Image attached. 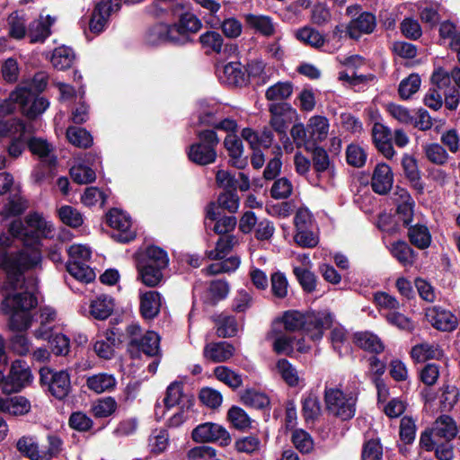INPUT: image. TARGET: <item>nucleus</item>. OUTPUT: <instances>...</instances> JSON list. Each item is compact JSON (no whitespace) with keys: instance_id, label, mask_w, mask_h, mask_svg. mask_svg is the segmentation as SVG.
<instances>
[{"instance_id":"nucleus-1","label":"nucleus","mask_w":460,"mask_h":460,"mask_svg":"<svg viewBox=\"0 0 460 460\" xmlns=\"http://www.w3.org/2000/svg\"><path fill=\"white\" fill-rule=\"evenodd\" d=\"M14 236L10 233L0 234V269L6 274V280L1 289L4 299L1 310L10 316L9 326L13 331H25L31 323V310L37 305L34 296L36 280L22 279V272L38 266L41 253L38 246L30 247L29 240H24V247L15 254L8 255L4 251L13 244Z\"/></svg>"},{"instance_id":"nucleus-2","label":"nucleus","mask_w":460,"mask_h":460,"mask_svg":"<svg viewBox=\"0 0 460 460\" xmlns=\"http://www.w3.org/2000/svg\"><path fill=\"white\" fill-rule=\"evenodd\" d=\"M47 79L44 74H37L32 81L23 82L10 94V100L17 104L23 114L33 118L44 112L49 102L38 97V93L46 87Z\"/></svg>"},{"instance_id":"nucleus-3","label":"nucleus","mask_w":460,"mask_h":460,"mask_svg":"<svg viewBox=\"0 0 460 460\" xmlns=\"http://www.w3.org/2000/svg\"><path fill=\"white\" fill-rule=\"evenodd\" d=\"M69 260L66 263V270L75 279L89 283L95 279V272L91 269L89 261L92 251L85 244H72L67 249Z\"/></svg>"},{"instance_id":"nucleus-4","label":"nucleus","mask_w":460,"mask_h":460,"mask_svg":"<svg viewBox=\"0 0 460 460\" xmlns=\"http://www.w3.org/2000/svg\"><path fill=\"white\" fill-rule=\"evenodd\" d=\"M324 399L327 409L341 420H349L355 415L357 395L354 393L326 385Z\"/></svg>"},{"instance_id":"nucleus-5","label":"nucleus","mask_w":460,"mask_h":460,"mask_svg":"<svg viewBox=\"0 0 460 460\" xmlns=\"http://www.w3.org/2000/svg\"><path fill=\"white\" fill-rule=\"evenodd\" d=\"M457 434L455 420L443 415L438 418L432 427L421 433L420 445L427 451H432L436 444L440 441H451Z\"/></svg>"},{"instance_id":"nucleus-6","label":"nucleus","mask_w":460,"mask_h":460,"mask_svg":"<svg viewBox=\"0 0 460 460\" xmlns=\"http://www.w3.org/2000/svg\"><path fill=\"white\" fill-rule=\"evenodd\" d=\"M199 141L189 147V159L199 165H207L217 159L216 147L219 138L213 130H203L198 134Z\"/></svg>"},{"instance_id":"nucleus-7","label":"nucleus","mask_w":460,"mask_h":460,"mask_svg":"<svg viewBox=\"0 0 460 460\" xmlns=\"http://www.w3.org/2000/svg\"><path fill=\"white\" fill-rule=\"evenodd\" d=\"M191 438L198 443H217L226 447L231 442L229 432L217 423L205 422L198 425L191 433Z\"/></svg>"},{"instance_id":"nucleus-8","label":"nucleus","mask_w":460,"mask_h":460,"mask_svg":"<svg viewBox=\"0 0 460 460\" xmlns=\"http://www.w3.org/2000/svg\"><path fill=\"white\" fill-rule=\"evenodd\" d=\"M32 381V375L25 361L12 363L10 373L4 382L3 391L7 394L20 392Z\"/></svg>"},{"instance_id":"nucleus-9","label":"nucleus","mask_w":460,"mask_h":460,"mask_svg":"<svg viewBox=\"0 0 460 460\" xmlns=\"http://www.w3.org/2000/svg\"><path fill=\"white\" fill-rule=\"evenodd\" d=\"M333 322V314L327 310L309 312L305 314V323L303 332L311 340L319 341L323 338L324 331L332 326Z\"/></svg>"},{"instance_id":"nucleus-10","label":"nucleus","mask_w":460,"mask_h":460,"mask_svg":"<svg viewBox=\"0 0 460 460\" xmlns=\"http://www.w3.org/2000/svg\"><path fill=\"white\" fill-rule=\"evenodd\" d=\"M40 381L49 385L50 393L58 399L65 398L71 388L70 376L66 371L53 372L49 367L40 370Z\"/></svg>"},{"instance_id":"nucleus-11","label":"nucleus","mask_w":460,"mask_h":460,"mask_svg":"<svg viewBox=\"0 0 460 460\" xmlns=\"http://www.w3.org/2000/svg\"><path fill=\"white\" fill-rule=\"evenodd\" d=\"M120 7L121 0H100L90 20V31L97 34L102 32L106 28L110 17Z\"/></svg>"},{"instance_id":"nucleus-12","label":"nucleus","mask_w":460,"mask_h":460,"mask_svg":"<svg viewBox=\"0 0 460 460\" xmlns=\"http://www.w3.org/2000/svg\"><path fill=\"white\" fill-rule=\"evenodd\" d=\"M107 222L111 228L118 231L114 238L119 242L128 243L134 239L135 232L132 230L131 219L122 210L111 209L107 215Z\"/></svg>"},{"instance_id":"nucleus-13","label":"nucleus","mask_w":460,"mask_h":460,"mask_svg":"<svg viewBox=\"0 0 460 460\" xmlns=\"http://www.w3.org/2000/svg\"><path fill=\"white\" fill-rule=\"evenodd\" d=\"M271 342L272 349L277 354L290 355L294 350L295 339L289 332L282 330L279 323H273L266 336Z\"/></svg>"},{"instance_id":"nucleus-14","label":"nucleus","mask_w":460,"mask_h":460,"mask_svg":"<svg viewBox=\"0 0 460 460\" xmlns=\"http://www.w3.org/2000/svg\"><path fill=\"white\" fill-rule=\"evenodd\" d=\"M426 317L429 323L436 329L442 332L454 331L458 324L457 318L450 311L438 306L427 309Z\"/></svg>"},{"instance_id":"nucleus-15","label":"nucleus","mask_w":460,"mask_h":460,"mask_svg":"<svg viewBox=\"0 0 460 460\" xmlns=\"http://www.w3.org/2000/svg\"><path fill=\"white\" fill-rule=\"evenodd\" d=\"M172 27L177 30L174 33V36L179 39L176 44H185L190 41V34L196 33L201 29L202 22L194 13H185Z\"/></svg>"},{"instance_id":"nucleus-16","label":"nucleus","mask_w":460,"mask_h":460,"mask_svg":"<svg viewBox=\"0 0 460 460\" xmlns=\"http://www.w3.org/2000/svg\"><path fill=\"white\" fill-rule=\"evenodd\" d=\"M312 160L318 181L330 183L335 172L327 152L323 148L316 147L313 152Z\"/></svg>"},{"instance_id":"nucleus-17","label":"nucleus","mask_w":460,"mask_h":460,"mask_svg":"<svg viewBox=\"0 0 460 460\" xmlns=\"http://www.w3.org/2000/svg\"><path fill=\"white\" fill-rule=\"evenodd\" d=\"M394 175L392 169L385 164H378L373 172L371 186L378 194H386L392 188Z\"/></svg>"},{"instance_id":"nucleus-18","label":"nucleus","mask_w":460,"mask_h":460,"mask_svg":"<svg viewBox=\"0 0 460 460\" xmlns=\"http://www.w3.org/2000/svg\"><path fill=\"white\" fill-rule=\"evenodd\" d=\"M27 225L33 229L36 234V238L32 243H29L30 247L38 246L40 252V238H51L53 237L54 228L50 222H48L41 215L38 213L31 214L27 217Z\"/></svg>"},{"instance_id":"nucleus-19","label":"nucleus","mask_w":460,"mask_h":460,"mask_svg":"<svg viewBox=\"0 0 460 460\" xmlns=\"http://www.w3.org/2000/svg\"><path fill=\"white\" fill-rule=\"evenodd\" d=\"M177 30L172 28V25L158 23L148 30L146 35V41L147 44L155 46L165 42L176 44L178 40L174 33Z\"/></svg>"},{"instance_id":"nucleus-20","label":"nucleus","mask_w":460,"mask_h":460,"mask_svg":"<svg viewBox=\"0 0 460 460\" xmlns=\"http://www.w3.org/2000/svg\"><path fill=\"white\" fill-rule=\"evenodd\" d=\"M376 24V17L372 13L365 12L350 21L347 26V32L350 38L358 39L363 33H371Z\"/></svg>"},{"instance_id":"nucleus-21","label":"nucleus","mask_w":460,"mask_h":460,"mask_svg":"<svg viewBox=\"0 0 460 460\" xmlns=\"http://www.w3.org/2000/svg\"><path fill=\"white\" fill-rule=\"evenodd\" d=\"M28 147L45 165L49 167L56 166L57 156L53 153V146L46 140L40 137L31 138L28 141Z\"/></svg>"},{"instance_id":"nucleus-22","label":"nucleus","mask_w":460,"mask_h":460,"mask_svg":"<svg viewBox=\"0 0 460 460\" xmlns=\"http://www.w3.org/2000/svg\"><path fill=\"white\" fill-rule=\"evenodd\" d=\"M234 354V348L226 342H211L205 346L203 355L208 360L215 363L225 362Z\"/></svg>"},{"instance_id":"nucleus-23","label":"nucleus","mask_w":460,"mask_h":460,"mask_svg":"<svg viewBox=\"0 0 460 460\" xmlns=\"http://www.w3.org/2000/svg\"><path fill=\"white\" fill-rule=\"evenodd\" d=\"M224 146L227 150L232 165L238 169L244 168L247 164V160L243 157V146L237 136L235 134H227L224 140Z\"/></svg>"},{"instance_id":"nucleus-24","label":"nucleus","mask_w":460,"mask_h":460,"mask_svg":"<svg viewBox=\"0 0 460 460\" xmlns=\"http://www.w3.org/2000/svg\"><path fill=\"white\" fill-rule=\"evenodd\" d=\"M443 356V349L438 345L428 342L417 344L411 350V357L416 362L440 359Z\"/></svg>"},{"instance_id":"nucleus-25","label":"nucleus","mask_w":460,"mask_h":460,"mask_svg":"<svg viewBox=\"0 0 460 460\" xmlns=\"http://www.w3.org/2000/svg\"><path fill=\"white\" fill-rule=\"evenodd\" d=\"M241 136L252 150H259L261 147L268 148L273 140V134L270 130H263L258 133L250 128L242 130Z\"/></svg>"},{"instance_id":"nucleus-26","label":"nucleus","mask_w":460,"mask_h":460,"mask_svg":"<svg viewBox=\"0 0 460 460\" xmlns=\"http://www.w3.org/2000/svg\"><path fill=\"white\" fill-rule=\"evenodd\" d=\"M161 307V296L156 291H147L140 295V311L146 319L155 317Z\"/></svg>"},{"instance_id":"nucleus-27","label":"nucleus","mask_w":460,"mask_h":460,"mask_svg":"<svg viewBox=\"0 0 460 460\" xmlns=\"http://www.w3.org/2000/svg\"><path fill=\"white\" fill-rule=\"evenodd\" d=\"M218 77L223 84L238 85L244 81V73L241 63L229 62L221 70H218Z\"/></svg>"},{"instance_id":"nucleus-28","label":"nucleus","mask_w":460,"mask_h":460,"mask_svg":"<svg viewBox=\"0 0 460 460\" xmlns=\"http://www.w3.org/2000/svg\"><path fill=\"white\" fill-rule=\"evenodd\" d=\"M275 370L284 382L291 387L298 386L303 383V378L299 376L298 371L288 359H279Z\"/></svg>"},{"instance_id":"nucleus-29","label":"nucleus","mask_w":460,"mask_h":460,"mask_svg":"<svg viewBox=\"0 0 460 460\" xmlns=\"http://www.w3.org/2000/svg\"><path fill=\"white\" fill-rule=\"evenodd\" d=\"M55 19L50 16H40L39 20L32 22L28 30V36L31 42L43 41L50 34V26Z\"/></svg>"},{"instance_id":"nucleus-30","label":"nucleus","mask_w":460,"mask_h":460,"mask_svg":"<svg viewBox=\"0 0 460 460\" xmlns=\"http://www.w3.org/2000/svg\"><path fill=\"white\" fill-rule=\"evenodd\" d=\"M402 167L405 177L410 181L411 185L419 191H422L423 183L420 181V172L417 159L408 154L403 155L402 158Z\"/></svg>"},{"instance_id":"nucleus-31","label":"nucleus","mask_w":460,"mask_h":460,"mask_svg":"<svg viewBox=\"0 0 460 460\" xmlns=\"http://www.w3.org/2000/svg\"><path fill=\"white\" fill-rule=\"evenodd\" d=\"M309 138L317 143L326 139L329 133V121L323 116H313L307 122Z\"/></svg>"},{"instance_id":"nucleus-32","label":"nucleus","mask_w":460,"mask_h":460,"mask_svg":"<svg viewBox=\"0 0 460 460\" xmlns=\"http://www.w3.org/2000/svg\"><path fill=\"white\" fill-rule=\"evenodd\" d=\"M219 109V105L214 100H200L197 107L199 123L209 126L215 124Z\"/></svg>"},{"instance_id":"nucleus-33","label":"nucleus","mask_w":460,"mask_h":460,"mask_svg":"<svg viewBox=\"0 0 460 460\" xmlns=\"http://www.w3.org/2000/svg\"><path fill=\"white\" fill-rule=\"evenodd\" d=\"M87 387L96 394L111 391L116 385L115 377L107 373H99L87 377Z\"/></svg>"},{"instance_id":"nucleus-34","label":"nucleus","mask_w":460,"mask_h":460,"mask_svg":"<svg viewBox=\"0 0 460 460\" xmlns=\"http://www.w3.org/2000/svg\"><path fill=\"white\" fill-rule=\"evenodd\" d=\"M246 23L264 36H271L275 33V23L270 16L262 14L248 13L245 15Z\"/></svg>"},{"instance_id":"nucleus-35","label":"nucleus","mask_w":460,"mask_h":460,"mask_svg":"<svg viewBox=\"0 0 460 460\" xmlns=\"http://www.w3.org/2000/svg\"><path fill=\"white\" fill-rule=\"evenodd\" d=\"M160 337L155 332H147L140 340L132 339L131 345L146 355L154 357L159 354Z\"/></svg>"},{"instance_id":"nucleus-36","label":"nucleus","mask_w":460,"mask_h":460,"mask_svg":"<svg viewBox=\"0 0 460 460\" xmlns=\"http://www.w3.org/2000/svg\"><path fill=\"white\" fill-rule=\"evenodd\" d=\"M18 450L31 460H50V453H43L31 438H22L17 442Z\"/></svg>"},{"instance_id":"nucleus-37","label":"nucleus","mask_w":460,"mask_h":460,"mask_svg":"<svg viewBox=\"0 0 460 460\" xmlns=\"http://www.w3.org/2000/svg\"><path fill=\"white\" fill-rule=\"evenodd\" d=\"M236 243L237 239L234 235L222 236L214 249L207 251V257L210 260L221 261L229 254Z\"/></svg>"},{"instance_id":"nucleus-38","label":"nucleus","mask_w":460,"mask_h":460,"mask_svg":"<svg viewBox=\"0 0 460 460\" xmlns=\"http://www.w3.org/2000/svg\"><path fill=\"white\" fill-rule=\"evenodd\" d=\"M114 308V301L109 296H100L91 303L90 313L93 317L98 320L108 318Z\"/></svg>"},{"instance_id":"nucleus-39","label":"nucleus","mask_w":460,"mask_h":460,"mask_svg":"<svg viewBox=\"0 0 460 460\" xmlns=\"http://www.w3.org/2000/svg\"><path fill=\"white\" fill-rule=\"evenodd\" d=\"M274 323H281L282 330L289 333L298 330H304L305 314L297 311H288L284 314L281 319L276 320Z\"/></svg>"},{"instance_id":"nucleus-40","label":"nucleus","mask_w":460,"mask_h":460,"mask_svg":"<svg viewBox=\"0 0 460 460\" xmlns=\"http://www.w3.org/2000/svg\"><path fill=\"white\" fill-rule=\"evenodd\" d=\"M75 60V53L72 49L61 46L53 51L50 62L58 70L69 68Z\"/></svg>"},{"instance_id":"nucleus-41","label":"nucleus","mask_w":460,"mask_h":460,"mask_svg":"<svg viewBox=\"0 0 460 460\" xmlns=\"http://www.w3.org/2000/svg\"><path fill=\"white\" fill-rule=\"evenodd\" d=\"M354 342L361 349L375 353H379L384 349V346L380 339L376 335L368 332L355 333Z\"/></svg>"},{"instance_id":"nucleus-42","label":"nucleus","mask_w":460,"mask_h":460,"mask_svg":"<svg viewBox=\"0 0 460 460\" xmlns=\"http://www.w3.org/2000/svg\"><path fill=\"white\" fill-rule=\"evenodd\" d=\"M161 269L155 268L152 264L143 263L138 265V279L143 284L148 287L158 285L163 279Z\"/></svg>"},{"instance_id":"nucleus-43","label":"nucleus","mask_w":460,"mask_h":460,"mask_svg":"<svg viewBox=\"0 0 460 460\" xmlns=\"http://www.w3.org/2000/svg\"><path fill=\"white\" fill-rule=\"evenodd\" d=\"M292 93L293 84L290 82H278L266 90L265 97L270 102H282L288 99Z\"/></svg>"},{"instance_id":"nucleus-44","label":"nucleus","mask_w":460,"mask_h":460,"mask_svg":"<svg viewBox=\"0 0 460 460\" xmlns=\"http://www.w3.org/2000/svg\"><path fill=\"white\" fill-rule=\"evenodd\" d=\"M390 252L403 266H411L414 261V252L403 241H398L391 244Z\"/></svg>"},{"instance_id":"nucleus-45","label":"nucleus","mask_w":460,"mask_h":460,"mask_svg":"<svg viewBox=\"0 0 460 460\" xmlns=\"http://www.w3.org/2000/svg\"><path fill=\"white\" fill-rule=\"evenodd\" d=\"M215 323L219 337H233L238 332V325L234 316L221 314L215 318Z\"/></svg>"},{"instance_id":"nucleus-46","label":"nucleus","mask_w":460,"mask_h":460,"mask_svg":"<svg viewBox=\"0 0 460 460\" xmlns=\"http://www.w3.org/2000/svg\"><path fill=\"white\" fill-rule=\"evenodd\" d=\"M408 236L411 243L419 249L428 248L431 243L430 233L423 225H415L410 227Z\"/></svg>"},{"instance_id":"nucleus-47","label":"nucleus","mask_w":460,"mask_h":460,"mask_svg":"<svg viewBox=\"0 0 460 460\" xmlns=\"http://www.w3.org/2000/svg\"><path fill=\"white\" fill-rule=\"evenodd\" d=\"M66 138L69 143L79 148H87L93 144L91 134L82 128L69 127L66 129Z\"/></svg>"},{"instance_id":"nucleus-48","label":"nucleus","mask_w":460,"mask_h":460,"mask_svg":"<svg viewBox=\"0 0 460 460\" xmlns=\"http://www.w3.org/2000/svg\"><path fill=\"white\" fill-rule=\"evenodd\" d=\"M31 410V402L23 396H13L4 400V412L19 416L28 413Z\"/></svg>"},{"instance_id":"nucleus-49","label":"nucleus","mask_w":460,"mask_h":460,"mask_svg":"<svg viewBox=\"0 0 460 460\" xmlns=\"http://www.w3.org/2000/svg\"><path fill=\"white\" fill-rule=\"evenodd\" d=\"M240 262L241 261L239 257L231 256L212 263L208 268H206V271L210 275L232 272L238 269Z\"/></svg>"},{"instance_id":"nucleus-50","label":"nucleus","mask_w":460,"mask_h":460,"mask_svg":"<svg viewBox=\"0 0 460 460\" xmlns=\"http://www.w3.org/2000/svg\"><path fill=\"white\" fill-rule=\"evenodd\" d=\"M241 399L245 405L255 409H262L270 403V400L265 394L254 389L245 390L243 393Z\"/></svg>"},{"instance_id":"nucleus-51","label":"nucleus","mask_w":460,"mask_h":460,"mask_svg":"<svg viewBox=\"0 0 460 460\" xmlns=\"http://www.w3.org/2000/svg\"><path fill=\"white\" fill-rule=\"evenodd\" d=\"M216 377L233 389H236L242 385V377L240 375L232 371L225 366L217 367L214 370Z\"/></svg>"},{"instance_id":"nucleus-52","label":"nucleus","mask_w":460,"mask_h":460,"mask_svg":"<svg viewBox=\"0 0 460 460\" xmlns=\"http://www.w3.org/2000/svg\"><path fill=\"white\" fill-rule=\"evenodd\" d=\"M315 229V226L296 229L295 242L302 247L313 248L316 246L319 238Z\"/></svg>"},{"instance_id":"nucleus-53","label":"nucleus","mask_w":460,"mask_h":460,"mask_svg":"<svg viewBox=\"0 0 460 460\" xmlns=\"http://www.w3.org/2000/svg\"><path fill=\"white\" fill-rule=\"evenodd\" d=\"M291 440L296 448L302 454H308L314 449V440L304 429H295Z\"/></svg>"},{"instance_id":"nucleus-54","label":"nucleus","mask_w":460,"mask_h":460,"mask_svg":"<svg viewBox=\"0 0 460 460\" xmlns=\"http://www.w3.org/2000/svg\"><path fill=\"white\" fill-rule=\"evenodd\" d=\"M70 175L74 181L79 184H87L96 179L95 172L86 164H79L70 169Z\"/></svg>"},{"instance_id":"nucleus-55","label":"nucleus","mask_w":460,"mask_h":460,"mask_svg":"<svg viewBox=\"0 0 460 460\" xmlns=\"http://www.w3.org/2000/svg\"><path fill=\"white\" fill-rule=\"evenodd\" d=\"M297 40L314 48H320L324 43L323 36L311 27H304L296 32Z\"/></svg>"},{"instance_id":"nucleus-56","label":"nucleus","mask_w":460,"mask_h":460,"mask_svg":"<svg viewBox=\"0 0 460 460\" xmlns=\"http://www.w3.org/2000/svg\"><path fill=\"white\" fill-rule=\"evenodd\" d=\"M26 134L27 128L25 127L22 131L17 133L13 137L9 139L10 144L7 146V153L10 157L16 159L22 154L26 146H28Z\"/></svg>"},{"instance_id":"nucleus-57","label":"nucleus","mask_w":460,"mask_h":460,"mask_svg":"<svg viewBox=\"0 0 460 460\" xmlns=\"http://www.w3.org/2000/svg\"><path fill=\"white\" fill-rule=\"evenodd\" d=\"M169 443V436L165 429H155L152 432L148 440V447L151 452L159 454L164 452Z\"/></svg>"},{"instance_id":"nucleus-58","label":"nucleus","mask_w":460,"mask_h":460,"mask_svg":"<svg viewBox=\"0 0 460 460\" xmlns=\"http://www.w3.org/2000/svg\"><path fill=\"white\" fill-rule=\"evenodd\" d=\"M146 261L145 263L152 264L155 268L164 270L167 267L169 259L167 253L157 246H149L146 252Z\"/></svg>"},{"instance_id":"nucleus-59","label":"nucleus","mask_w":460,"mask_h":460,"mask_svg":"<svg viewBox=\"0 0 460 460\" xmlns=\"http://www.w3.org/2000/svg\"><path fill=\"white\" fill-rule=\"evenodd\" d=\"M60 220L71 227H78L83 224L81 213L71 206H62L58 211Z\"/></svg>"},{"instance_id":"nucleus-60","label":"nucleus","mask_w":460,"mask_h":460,"mask_svg":"<svg viewBox=\"0 0 460 460\" xmlns=\"http://www.w3.org/2000/svg\"><path fill=\"white\" fill-rule=\"evenodd\" d=\"M271 293L279 299H283L288 293V282L282 272L277 271L270 277Z\"/></svg>"},{"instance_id":"nucleus-61","label":"nucleus","mask_w":460,"mask_h":460,"mask_svg":"<svg viewBox=\"0 0 460 460\" xmlns=\"http://www.w3.org/2000/svg\"><path fill=\"white\" fill-rule=\"evenodd\" d=\"M420 77L416 74L410 75L407 78L403 79L399 85V94L401 98L409 99L415 93L420 86Z\"/></svg>"},{"instance_id":"nucleus-62","label":"nucleus","mask_w":460,"mask_h":460,"mask_svg":"<svg viewBox=\"0 0 460 460\" xmlns=\"http://www.w3.org/2000/svg\"><path fill=\"white\" fill-rule=\"evenodd\" d=\"M428 160L436 164H444L448 160V154L442 146L437 143L428 144L424 146Z\"/></svg>"},{"instance_id":"nucleus-63","label":"nucleus","mask_w":460,"mask_h":460,"mask_svg":"<svg viewBox=\"0 0 460 460\" xmlns=\"http://www.w3.org/2000/svg\"><path fill=\"white\" fill-rule=\"evenodd\" d=\"M117 407L116 401L111 397L98 400L93 405V412L95 417L105 418L111 415Z\"/></svg>"},{"instance_id":"nucleus-64","label":"nucleus","mask_w":460,"mask_h":460,"mask_svg":"<svg viewBox=\"0 0 460 460\" xmlns=\"http://www.w3.org/2000/svg\"><path fill=\"white\" fill-rule=\"evenodd\" d=\"M302 411L306 421L314 420L319 416L321 406L315 395L309 394L303 400Z\"/></svg>"}]
</instances>
